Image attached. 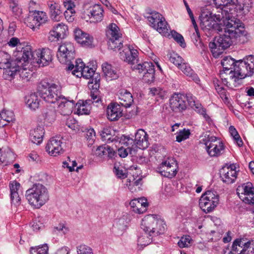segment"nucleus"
<instances>
[{
	"label": "nucleus",
	"mask_w": 254,
	"mask_h": 254,
	"mask_svg": "<svg viewBox=\"0 0 254 254\" xmlns=\"http://www.w3.org/2000/svg\"><path fill=\"white\" fill-rule=\"evenodd\" d=\"M222 29V31H224V34L215 37L213 41L209 43V48L215 58L222 54L238 38L247 34L245 27L240 20H231L227 23H224Z\"/></svg>",
	"instance_id": "obj_1"
},
{
	"label": "nucleus",
	"mask_w": 254,
	"mask_h": 254,
	"mask_svg": "<svg viewBox=\"0 0 254 254\" xmlns=\"http://www.w3.org/2000/svg\"><path fill=\"white\" fill-rule=\"evenodd\" d=\"M61 91L62 86L59 83L49 82L47 80H43L39 85V93L41 97L48 103H57L60 113L68 116L72 113L75 102L62 95Z\"/></svg>",
	"instance_id": "obj_2"
},
{
	"label": "nucleus",
	"mask_w": 254,
	"mask_h": 254,
	"mask_svg": "<svg viewBox=\"0 0 254 254\" xmlns=\"http://www.w3.org/2000/svg\"><path fill=\"white\" fill-rule=\"evenodd\" d=\"M223 70L229 71V78L237 85L241 80L254 73V57L250 55L243 60L236 61L231 57H225L221 61Z\"/></svg>",
	"instance_id": "obj_3"
},
{
	"label": "nucleus",
	"mask_w": 254,
	"mask_h": 254,
	"mask_svg": "<svg viewBox=\"0 0 254 254\" xmlns=\"http://www.w3.org/2000/svg\"><path fill=\"white\" fill-rule=\"evenodd\" d=\"M25 196L29 203L36 208H40L49 199L48 190L43 185L35 184L26 191Z\"/></svg>",
	"instance_id": "obj_4"
},
{
	"label": "nucleus",
	"mask_w": 254,
	"mask_h": 254,
	"mask_svg": "<svg viewBox=\"0 0 254 254\" xmlns=\"http://www.w3.org/2000/svg\"><path fill=\"white\" fill-rule=\"evenodd\" d=\"M67 69L72 71V73L77 77H83L85 79H89L88 86L90 83H95V77L97 75L99 76V82H100V75L95 72V70L88 66H86L80 59L75 61V64H69Z\"/></svg>",
	"instance_id": "obj_5"
},
{
	"label": "nucleus",
	"mask_w": 254,
	"mask_h": 254,
	"mask_svg": "<svg viewBox=\"0 0 254 254\" xmlns=\"http://www.w3.org/2000/svg\"><path fill=\"white\" fill-rule=\"evenodd\" d=\"M219 196L214 190H207L200 197L199 205L206 213L213 211L219 204Z\"/></svg>",
	"instance_id": "obj_6"
},
{
	"label": "nucleus",
	"mask_w": 254,
	"mask_h": 254,
	"mask_svg": "<svg viewBox=\"0 0 254 254\" xmlns=\"http://www.w3.org/2000/svg\"><path fill=\"white\" fill-rule=\"evenodd\" d=\"M75 56V50L73 44L70 42H65L60 45L57 57L59 61L62 64H73L71 61Z\"/></svg>",
	"instance_id": "obj_7"
},
{
	"label": "nucleus",
	"mask_w": 254,
	"mask_h": 254,
	"mask_svg": "<svg viewBox=\"0 0 254 254\" xmlns=\"http://www.w3.org/2000/svg\"><path fill=\"white\" fill-rule=\"evenodd\" d=\"M150 26L156 30L159 33L166 35L168 33L169 26L163 16L159 12L152 11L146 17Z\"/></svg>",
	"instance_id": "obj_8"
},
{
	"label": "nucleus",
	"mask_w": 254,
	"mask_h": 254,
	"mask_svg": "<svg viewBox=\"0 0 254 254\" xmlns=\"http://www.w3.org/2000/svg\"><path fill=\"white\" fill-rule=\"evenodd\" d=\"M120 29L115 23H111L106 32L108 38V48L114 51L121 50L123 44L122 34Z\"/></svg>",
	"instance_id": "obj_9"
},
{
	"label": "nucleus",
	"mask_w": 254,
	"mask_h": 254,
	"mask_svg": "<svg viewBox=\"0 0 254 254\" xmlns=\"http://www.w3.org/2000/svg\"><path fill=\"white\" fill-rule=\"evenodd\" d=\"M213 4L218 10L217 12L214 14V16L216 19L220 20L225 18L228 19V21L239 20L236 18L237 15L235 13L236 10H234L232 8L226 6L225 0H213Z\"/></svg>",
	"instance_id": "obj_10"
},
{
	"label": "nucleus",
	"mask_w": 254,
	"mask_h": 254,
	"mask_svg": "<svg viewBox=\"0 0 254 254\" xmlns=\"http://www.w3.org/2000/svg\"><path fill=\"white\" fill-rule=\"evenodd\" d=\"M0 68L4 69L5 72L10 76H13L19 70V66L16 61L11 59L9 54L0 51Z\"/></svg>",
	"instance_id": "obj_11"
},
{
	"label": "nucleus",
	"mask_w": 254,
	"mask_h": 254,
	"mask_svg": "<svg viewBox=\"0 0 254 254\" xmlns=\"http://www.w3.org/2000/svg\"><path fill=\"white\" fill-rule=\"evenodd\" d=\"M236 191L243 201L254 206V188L252 183L249 182L238 186Z\"/></svg>",
	"instance_id": "obj_12"
},
{
	"label": "nucleus",
	"mask_w": 254,
	"mask_h": 254,
	"mask_svg": "<svg viewBox=\"0 0 254 254\" xmlns=\"http://www.w3.org/2000/svg\"><path fill=\"white\" fill-rule=\"evenodd\" d=\"M123 49L119 53L120 59L128 64L133 65L138 61V52L131 46L126 45H121Z\"/></svg>",
	"instance_id": "obj_13"
},
{
	"label": "nucleus",
	"mask_w": 254,
	"mask_h": 254,
	"mask_svg": "<svg viewBox=\"0 0 254 254\" xmlns=\"http://www.w3.org/2000/svg\"><path fill=\"white\" fill-rule=\"evenodd\" d=\"M228 19L223 18L220 20L216 19L214 15L210 18L207 17H202L200 19V26L204 30H215L218 32H222V27L224 23H227Z\"/></svg>",
	"instance_id": "obj_14"
},
{
	"label": "nucleus",
	"mask_w": 254,
	"mask_h": 254,
	"mask_svg": "<svg viewBox=\"0 0 254 254\" xmlns=\"http://www.w3.org/2000/svg\"><path fill=\"white\" fill-rule=\"evenodd\" d=\"M206 150L211 157H218L224 149L223 143L215 136L211 137L205 143Z\"/></svg>",
	"instance_id": "obj_15"
},
{
	"label": "nucleus",
	"mask_w": 254,
	"mask_h": 254,
	"mask_svg": "<svg viewBox=\"0 0 254 254\" xmlns=\"http://www.w3.org/2000/svg\"><path fill=\"white\" fill-rule=\"evenodd\" d=\"M170 107L176 113L183 112L187 109L185 95L175 93L170 100Z\"/></svg>",
	"instance_id": "obj_16"
},
{
	"label": "nucleus",
	"mask_w": 254,
	"mask_h": 254,
	"mask_svg": "<svg viewBox=\"0 0 254 254\" xmlns=\"http://www.w3.org/2000/svg\"><path fill=\"white\" fill-rule=\"evenodd\" d=\"M63 142L60 136L51 138L48 142L46 149L51 156H56L62 154L64 150L62 146Z\"/></svg>",
	"instance_id": "obj_17"
},
{
	"label": "nucleus",
	"mask_w": 254,
	"mask_h": 254,
	"mask_svg": "<svg viewBox=\"0 0 254 254\" xmlns=\"http://www.w3.org/2000/svg\"><path fill=\"white\" fill-rule=\"evenodd\" d=\"M219 174L222 181L227 184L233 183L237 177L236 167L234 164L222 167L219 171Z\"/></svg>",
	"instance_id": "obj_18"
},
{
	"label": "nucleus",
	"mask_w": 254,
	"mask_h": 254,
	"mask_svg": "<svg viewBox=\"0 0 254 254\" xmlns=\"http://www.w3.org/2000/svg\"><path fill=\"white\" fill-rule=\"evenodd\" d=\"M158 169V171L162 176L172 178L177 174V163L175 162L170 163L169 160H166L160 164Z\"/></svg>",
	"instance_id": "obj_19"
},
{
	"label": "nucleus",
	"mask_w": 254,
	"mask_h": 254,
	"mask_svg": "<svg viewBox=\"0 0 254 254\" xmlns=\"http://www.w3.org/2000/svg\"><path fill=\"white\" fill-rule=\"evenodd\" d=\"M47 16L45 12L42 11L34 10L31 13L28 17L29 20L31 21L29 26L34 29L38 28L41 24L45 23L47 20Z\"/></svg>",
	"instance_id": "obj_20"
},
{
	"label": "nucleus",
	"mask_w": 254,
	"mask_h": 254,
	"mask_svg": "<svg viewBox=\"0 0 254 254\" xmlns=\"http://www.w3.org/2000/svg\"><path fill=\"white\" fill-rule=\"evenodd\" d=\"M74 39L76 41L83 46L92 45L93 38L89 34L77 28L74 30Z\"/></svg>",
	"instance_id": "obj_21"
},
{
	"label": "nucleus",
	"mask_w": 254,
	"mask_h": 254,
	"mask_svg": "<svg viewBox=\"0 0 254 254\" xmlns=\"http://www.w3.org/2000/svg\"><path fill=\"white\" fill-rule=\"evenodd\" d=\"M68 32L67 26L63 23H59L54 26L53 29L49 32V39L51 41L63 39Z\"/></svg>",
	"instance_id": "obj_22"
},
{
	"label": "nucleus",
	"mask_w": 254,
	"mask_h": 254,
	"mask_svg": "<svg viewBox=\"0 0 254 254\" xmlns=\"http://www.w3.org/2000/svg\"><path fill=\"white\" fill-rule=\"evenodd\" d=\"M107 118L111 121H117L123 115V110L120 104L116 103H111L107 108Z\"/></svg>",
	"instance_id": "obj_23"
},
{
	"label": "nucleus",
	"mask_w": 254,
	"mask_h": 254,
	"mask_svg": "<svg viewBox=\"0 0 254 254\" xmlns=\"http://www.w3.org/2000/svg\"><path fill=\"white\" fill-rule=\"evenodd\" d=\"M134 148L137 147L141 149H145L149 146L148 135L142 129H138L135 134Z\"/></svg>",
	"instance_id": "obj_24"
},
{
	"label": "nucleus",
	"mask_w": 254,
	"mask_h": 254,
	"mask_svg": "<svg viewBox=\"0 0 254 254\" xmlns=\"http://www.w3.org/2000/svg\"><path fill=\"white\" fill-rule=\"evenodd\" d=\"M36 55L38 58L37 63L40 65H48L52 61V51L48 48H43L38 50Z\"/></svg>",
	"instance_id": "obj_25"
},
{
	"label": "nucleus",
	"mask_w": 254,
	"mask_h": 254,
	"mask_svg": "<svg viewBox=\"0 0 254 254\" xmlns=\"http://www.w3.org/2000/svg\"><path fill=\"white\" fill-rule=\"evenodd\" d=\"M47 5L49 8L51 19L55 21H60L63 17V11L61 9V5L54 0H48Z\"/></svg>",
	"instance_id": "obj_26"
},
{
	"label": "nucleus",
	"mask_w": 254,
	"mask_h": 254,
	"mask_svg": "<svg viewBox=\"0 0 254 254\" xmlns=\"http://www.w3.org/2000/svg\"><path fill=\"white\" fill-rule=\"evenodd\" d=\"M95 83H90L89 84L88 87L91 89L90 96L91 99H89L91 101V104L95 103H98L101 102V98L99 95V87L100 82H99V76L98 75L95 76Z\"/></svg>",
	"instance_id": "obj_27"
},
{
	"label": "nucleus",
	"mask_w": 254,
	"mask_h": 254,
	"mask_svg": "<svg viewBox=\"0 0 254 254\" xmlns=\"http://www.w3.org/2000/svg\"><path fill=\"white\" fill-rule=\"evenodd\" d=\"M20 188V183L16 181H13L9 184L11 202L15 206L20 204L21 198L18 192Z\"/></svg>",
	"instance_id": "obj_28"
},
{
	"label": "nucleus",
	"mask_w": 254,
	"mask_h": 254,
	"mask_svg": "<svg viewBox=\"0 0 254 254\" xmlns=\"http://www.w3.org/2000/svg\"><path fill=\"white\" fill-rule=\"evenodd\" d=\"M96 155L100 158L113 159L115 158L116 153L110 146L104 145L98 146L95 151Z\"/></svg>",
	"instance_id": "obj_29"
},
{
	"label": "nucleus",
	"mask_w": 254,
	"mask_h": 254,
	"mask_svg": "<svg viewBox=\"0 0 254 254\" xmlns=\"http://www.w3.org/2000/svg\"><path fill=\"white\" fill-rule=\"evenodd\" d=\"M119 100L120 106L126 108L130 107L133 102L132 94L125 89L119 91Z\"/></svg>",
	"instance_id": "obj_30"
},
{
	"label": "nucleus",
	"mask_w": 254,
	"mask_h": 254,
	"mask_svg": "<svg viewBox=\"0 0 254 254\" xmlns=\"http://www.w3.org/2000/svg\"><path fill=\"white\" fill-rule=\"evenodd\" d=\"M102 70L107 80H114L119 78V71L116 68L107 63L102 64Z\"/></svg>",
	"instance_id": "obj_31"
},
{
	"label": "nucleus",
	"mask_w": 254,
	"mask_h": 254,
	"mask_svg": "<svg viewBox=\"0 0 254 254\" xmlns=\"http://www.w3.org/2000/svg\"><path fill=\"white\" fill-rule=\"evenodd\" d=\"M16 56L17 57L14 61H16V63H17V64L21 62L24 63L28 62L33 56L31 47L30 46H26L24 48H22V50L18 51Z\"/></svg>",
	"instance_id": "obj_32"
},
{
	"label": "nucleus",
	"mask_w": 254,
	"mask_h": 254,
	"mask_svg": "<svg viewBox=\"0 0 254 254\" xmlns=\"http://www.w3.org/2000/svg\"><path fill=\"white\" fill-rule=\"evenodd\" d=\"M76 113L78 115H89L91 109V101L90 100H79L75 103Z\"/></svg>",
	"instance_id": "obj_33"
},
{
	"label": "nucleus",
	"mask_w": 254,
	"mask_h": 254,
	"mask_svg": "<svg viewBox=\"0 0 254 254\" xmlns=\"http://www.w3.org/2000/svg\"><path fill=\"white\" fill-rule=\"evenodd\" d=\"M45 132L42 127H37L36 128L30 131V139L36 144H40L42 143Z\"/></svg>",
	"instance_id": "obj_34"
},
{
	"label": "nucleus",
	"mask_w": 254,
	"mask_h": 254,
	"mask_svg": "<svg viewBox=\"0 0 254 254\" xmlns=\"http://www.w3.org/2000/svg\"><path fill=\"white\" fill-rule=\"evenodd\" d=\"M155 217L153 215H148L145 216L142 220L141 228L143 231L149 232L151 235L153 231V228L155 224Z\"/></svg>",
	"instance_id": "obj_35"
},
{
	"label": "nucleus",
	"mask_w": 254,
	"mask_h": 254,
	"mask_svg": "<svg viewBox=\"0 0 254 254\" xmlns=\"http://www.w3.org/2000/svg\"><path fill=\"white\" fill-rule=\"evenodd\" d=\"M104 10L100 4L94 5L90 10V19L91 22L97 23L102 20Z\"/></svg>",
	"instance_id": "obj_36"
},
{
	"label": "nucleus",
	"mask_w": 254,
	"mask_h": 254,
	"mask_svg": "<svg viewBox=\"0 0 254 254\" xmlns=\"http://www.w3.org/2000/svg\"><path fill=\"white\" fill-rule=\"evenodd\" d=\"M155 237V236L151 235L149 232L143 231L138 236L137 244L141 246L145 247L151 244Z\"/></svg>",
	"instance_id": "obj_37"
},
{
	"label": "nucleus",
	"mask_w": 254,
	"mask_h": 254,
	"mask_svg": "<svg viewBox=\"0 0 254 254\" xmlns=\"http://www.w3.org/2000/svg\"><path fill=\"white\" fill-rule=\"evenodd\" d=\"M179 69H180L184 74L190 77L195 83H198L200 81L199 78L197 74L193 71L188 64L184 63Z\"/></svg>",
	"instance_id": "obj_38"
},
{
	"label": "nucleus",
	"mask_w": 254,
	"mask_h": 254,
	"mask_svg": "<svg viewBox=\"0 0 254 254\" xmlns=\"http://www.w3.org/2000/svg\"><path fill=\"white\" fill-rule=\"evenodd\" d=\"M15 121L14 113L9 110H3L0 113V122H1L2 126L7 125V123L13 122Z\"/></svg>",
	"instance_id": "obj_39"
},
{
	"label": "nucleus",
	"mask_w": 254,
	"mask_h": 254,
	"mask_svg": "<svg viewBox=\"0 0 254 254\" xmlns=\"http://www.w3.org/2000/svg\"><path fill=\"white\" fill-rule=\"evenodd\" d=\"M64 6L66 10L64 12L65 18L69 22H72L74 19V15L75 11L74 8L75 6V3L70 2H64Z\"/></svg>",
	"instance_id": "obj_40"
},
{
	"label": "nucleus",
	"mask_w": 254,
	"mask_h": 254,
	"mask_svg": "<svg viewBox=\"0 0 254 254\" xmlns=\"http://www.w3.org/2000/svg\"><path fill=\"white\" fill-rule=\"evenodd\" d=\"M155 224L156 227L153 228V231L151 232V235L158 236L159 235L162 234L164 233L165 230L166 224L164 220L161 219H157L155 217Z\"/></svg>",
	"instance_id": "obj_41"
},
{
	"label": "nucleus",
	"mask_w": 254,
	"mask_h": 254,
	"mask_svg": "<svg viewBox=\"0 0 254 254\" xmlns=\"http://www.w3.org/2000/svg\"><path fill=\"white\" fill-rule=\"evenodd\" d=\"M39 99L35 93L31 94L26 97V103L32 110H36L39 106Z\"/></svg>",
	"instance_id": "obj_42"
},
{
	"label": "nucleus",
	"mask_w": 254,
	"mask_h": 254,
	"mask_svg": "<svg viewBox=\"0 0 254 254\" xmlns=\"http://www.w3.org/2000/svg\"><path fill=\"white\" fill-rule=\"evenodd\" d=\"M15 159L14 153L9 149L7 151H2V149H0V162L6 164L12 163Z\"/></svg>",
	"instance_id": "obj_43"
},
{
	"label": "nucleus",
	"mask_w": 254,
	"mask_h": 254,
	"mask_svg": "<svg viewBox=\"0 0 254 254\" xmlns=\"http://www.w3.org/2000/svg\"><path fill=\"white\" fill-rule=\"evenodd\" d=\"M115 140L118 141L121 145H124L127 147L134 148V140L129 136L125 135H122L120 137L117 136Z\"/></svg>",
	"instance_id": "obj_44"
},
{
	"label": "nucleus",
	"mask_w": 254,
	"mask_h": 254,
	"mask_svg": "<svg viewBox=\"0 0 254 254\" xmlns=\"http://www.w3.org/2000/svg\"><path fill=\"white\" fill-rule=\"evenodd\" d=\"M128 221L127 217L123 216L116 220L114 224V226L115 228L123 231L127 228Z\"/></svg>",
	"instance_id": "obj_45"
},
{
	"label": "nucleus",
	"mask_w": 254,
	"mask_h": 254,
	"mask_svg": "<svg viewBox=\"0 0 254 254\" xmlns=\"http://www.w3.org/2000/svg\"><path fill=\"white\" fill-rule=\"evenodd\" d=\"M150 65H151V62H145L137 64H134L133 65L131 66V68L133 71L139 73H143L145 72V69L150 68Z\"/></svg>",
	"instance_id": "obj_46"
},
{
	"label": "nucleus",
	"mask_w": 254,
	"mask_h": 254,
	"mask_svg": "<svg viewBox=\"0 0 254 254\" xmlns=\"http://www.w3.org/2000/svg\"><path fill=\"white\" fill-rule=\"evenodd\" d=\"M192 240L189 235L182 236L179 242L178 245L180 248H189L192 244Z\"/></svg>",
	"instance_id": "obj_47"
},
{
	"label": "nucleus",
	"mask_w": 254,
	"mask_h": 254,
	"mask_svg": "<svg viewBox=\"0 0 254 254\" xmlns=\"http://www.w3.org/2000/svg\"><path fill=\"white\" fill-rule=\"evenodd\" d=\"M129 204L133 209V211L138 214H142L145 212V208L141 207L138 199H132L130 201Z\"/></svg>",
	"instance_id": "obj_48"
},
{
	"label": "nucleus",
	"mask_w": 254,
	"mask_h": 254,
	"mask_svg": "<svg viewBox=\"0 0 254 254\" xmlns=\"http://www.w3.org/2000/svg\"><path fill=\"white\" fill-rule=\"evenodd\" d=\"M111 129L110 128H104L101 131V135L102 139L108 142H113L117 136L114 137L111 135Z\"/></svg>",
	"instance_id": "obj_49"
},
{
	"label": "nucleus",
	"mask_w": 254,
	"mask_h": 254,
	"mask_svg": "<svg viewBox=\"0 0 254 254\" xmlns=\"http://www.w3.org/2000/svg\"><path fill=\"white\" fill-rule=\"evenodd\" d=\"M113 171L118 178L125 179L127 177L126 170L124 169L122 166L117 163L114 164Z\"/></svg>",
	"instance_id": "obj_50"
},
{
	"label": "nucleus",
	"mask_w": 254,
	"mask_h": 254,
	"mask_svg": "<svg viewBox=\"0 0 254 254\" xmlns=\"http://www.w3.org/2000/svg\"><path fill=\"white\" fill-rule=\"evenodd\" d=\"M190 132L189 129L184 128L182 130H180L176 135V141L178 142L189 138Z\"/></svg>",
	"instance_id": "obj_51"
},
{
	"label": "nucleus",
	"mask_w": 254,
	"mask_h": 254,
	"mask_svg": "<svg viewBox=\"0 0 254 254\" xmlns=\"http://www.w3.org/2000/svg\"><path fill=\"white\" fill-rule=\"evenodd\" d=\"M148 70L149 72H148V73H145V74H143L142 80L146 83L150 84L155 81V70L152 68Z\"/></svg>",
	"instance_id": "obj_52"
},
{
	"label": "nucleus",
	"mask_w": 254,
	"mask_h": 254,
	"mask_svg": "<svg viewBox=\"0 0 254 254\" xmlns=\"http://www.w3.org/2000/svg\"><path fill=\"white\" fill-rule=\"evenodd\" d=\"M48 247L45 244L41 247H31L30 250V254H48Z\"/></svg>",
	"instance_id": "obj_53"
},
{
	"label": "nucleus",
	"mask_w": 254,
	"mask_h": 254,
	"mask_svg": "<svg viewBox=\"0 0 254 254\" xmlns=\"http://www.w3.org/2000/svg\"><path fill=\"white\" fill-rule=\"evenodd\" d=\"M170 61L174 64L176 65L179 68L184 64V60L178 54L173 53L171 54L170 59Z\"/></svg>",
	"instance_id": "obj_54"
},
{
	"label": "nucleus",
	"mask_w": 254,
	"mask_h": 254,
	"mask_svg": "<svg viewBox=\"0 0 254 254\" xmlns=\"http://www.w3.org/2000/svg\"><path fill=\"white\" fill-rule=\"evenodd\" d=\"M191 39L193 43L197 48H202L203 45L201 41L199 30L194 31L191 35Z\"/></svg>",
	"instance_id": "obj_55"
},
{
	"label": "nucleus",
	"mask_w": 254,
	"mask_h": 254,
	"mask_svg": "<svg viewBox=\"0 0 254 254\" xmlns=\"http://www.w3.org/2000/svg\"><path fill=\"white\" fill-rule=\"evenodd\" d=\"M171 33L173 38L182 47L185 48L186 46L184 38L181 34L176 32L175 31H171Z\"/></svg>",
	"instance_id": "obj_56"
},
{
	"label": "nucleus",
	"mask_w": 254,
	"mask_h": 254,
	"mask_svg": "<svg viewBox=\"0 0 254 254\" xmlns=\"http://www.w3.org/2000/svg\"><path fill=\"white\" fill-rule=\"evenodd\" d=\"M77 254H93L92 249L89 246L81 244L77 247Z\"/></svg>",
	"instance_id": "obj_57"
},
{
	"label": "nucleus",
	"mask_w": 254,
	"mask_h": 254,
	"mask_svg": "<svg viewBox=\"0 0 254 254\" xmlns=\"http://www.w3.org/2000/svg\"><path fill=\"white\" fill-rule=\"evenodd\" d=\"M85 137L89 144H92L95 139V132L93 128L88 129L85 133Z\"/></svg>",
	"instance_id": "obj_58"
},
{
	"label": "nucleus",
	"mask_w": 254,
	"mask_h": 254,
	"mask_svg": "<svg viewBox=\"0 0 254 254\" xmlns=\"http://www.w3.org/2000/svg\"><path fill=\"white\" fill-rule=\"evenodd\" d=\"M185 96L186 100H187L189 105L191 108H194V105L198 102L196 97L190 93H187Z\"/></svg>",
	"instance_id": "obj_59"
},
{
	"label": "nucleus",
	"mask_w": 254,
	"mask_h": 254,
	"mask_svg": "<svg viewBox=\"0 0 254 254\" xmlns=\"http://www.w3.org/2000/svg\"><path fill=\"white\" fill-rule=\"evenodd\" d=\"M134 149V148L129 147L125 148L123 146H121L118 149V154L122 158L126 157L128 153H131V151Z\"/></svg>",
	"instance_id": "obj_60"
},
{
	"label": "nucleus",
	"mask_w": 254,
	"mask_h": 254,
	"mask_svg": "<svg viewBox=\"0 0 254 254\" xmlns=\"http://www.w3.org/2000/svg\"><path fill=\"white\" fill-rule=\"evenodd\" d=\"M252 0H244L243 3V6L241 7L240 5L239 9L243 11L244 13L248 12L250 11L251 8L252 7Z\"/></svg>",
	"instance_id": "obj_61"
},
{
	"label": "nucleus",
	"mask_w": 254,
	"mask_h": 254,
	"mask_svg": "<svg viewBox=\"0 0 254 254\" xmlns=\"http://www.w3.org/2000/svg\"><path fill=\"white\" fill-rule=\"evenodd\" d=\"M233 243L235 245H237L239 248L242 249H245V247H247L248 245L250 244L251 242H246L244 239H236Z\"/></svg>",
	"instance_id": "obj_62"
},
{
	"label": "nucleus",
	"mask_w": 254,
	"mask_h": 254,
	"mask_svg": "<svg viewBox=\"0 0 254 254\" xmlns=\"http://www.w3.org/2000/svg\"><path fill=\"white\" fill-rule=\"evenodd\" d=\"M242 254H254V242L248 245V247H245V249L241 250Z\"/></svg>",
	"instance_id": "obj_63"
},
{
	"label": "nucleus",
	"mask_w": 254,
	"mask_h": 254,
	"mask_svg": "<svg viewBox=\"0 0 254 254\" xmlns=\"http://www.w3.org/2000/svg\"><path fill=\"white\" fill-rule=\"evenodd\" d=\"M8 45L11 48H14L21 45L20 40L17 37H12L7 42Z\"/></svg>",
	"instance_id": "obj_64"
}]
</instances>
